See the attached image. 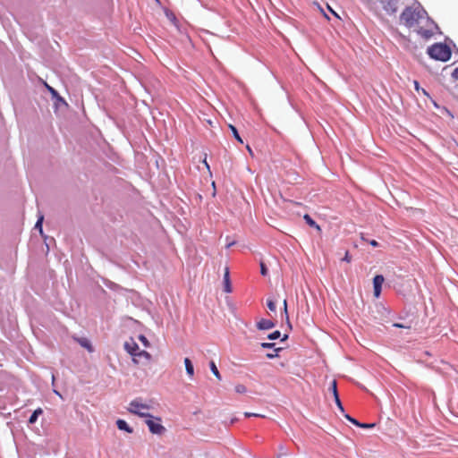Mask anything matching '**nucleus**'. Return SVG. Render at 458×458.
<instances>
[{
	"label": "nucleus",
	"mask_w": 458,
	"mask_h": 458,
	"mask_svg": "<svg viewBox=\"0 0 458 458\" xmlns=\"http://www.w3.org/2000/svg\"><path fill=\"white\" fill-rule=\"evenodd\" d=\"M452 76L454 79L458 80V67L453 71Z\"/></svg>",
	"instance_id": "obj_33"
},
{
	"label": "nucleus",
	"mask_w": 458,
	"mask_h": 458,
	"mask_svg": "<svg viewBox=\"0 0 458 458\" xmlns=\"http://www.w3.org/2000/svg\"><path fill=\"white\" fill-rule=\"evenodd\" d=\"M116 425H117V428L120 429V430H124L128 433H131L132 432V428L131 427L128 426V424L126 423L125 420H118L116 421Z\"/></svg>",
	"instance_id": "obj_11"
},
{
	"label": "nucleus",
	"mask_w": 458,
	"mask_h": 458,
	"mask_svg": "<svg viewBox=\"0 0 458 458\" xmlns=\"http://www.w3.org/2000/svg\"><path fill=\"white\" fill-rule=\"evenodd\" d=\"M384 281H385L384 276L381 275H377L373 278L374 296L376 298H378L380 296L381 287H382Z\"/></svg>",
	"instance_id": "obj_7"
},
{
	"label": "nucleus",
	"mask_w": 458,
	"mask_h": 458,
	"mask_svg": "<svg viewBox=\"0 0 458 458\" xmlns=\"http://www.w3.org/2000/svg\"><path fill=\"white\" fill-rule=\"evenodd\" d=\"M260 273L262 276H267V269L266 266L264 265V263L260 264Z\"/></svg>",
	"instance_id": "obj_29"
},
{
	"label": "nucleus",
	"mask_w": 458,
	"mask_h": 458,
	"mask_svg": "<svg viewBox=\"0 0 458 458\" xmlns=\"http://www.w3.org/2000/svg\"><path fill=\"white\" fill-rule=\"evenodd\" d=\"M204 163H205L206 166L208 168V164L207 163L206 160H204Z\"/></svg>",
	"instance_id": "obj_40"
},
{
	"label": "nucleus",
	"mask_w": 458,
	"mask_h": 458,
	"mask_svg": "<svg viewBox=\"0 0 458 458\" xmlns=\"http://www.w3.org/2000/svg\"><path fill=\"white\" fill-rule=\"evenodd\" d=\"M43 219H44V216L41 215V216L38 217V221H37V223H36V225H35V228H36V229H38V231H39V233H42V232H43V230H42V223H43Z\"/></svg>",
	"instance_id": "obj_19"
},
{
	"label": "nucleus",
	"mask_w": 458,
	"mask_h": 458,
	"mask_svg": "<svg viewBox=\"0 0 458 458\" xmlns=\"http://www.w3.org/2000/svg\"><path fill=\"white\" fill-rule=\"evenodd\" d=\"M369 244L373 247H377L378 246V242L376 241V240H371L369 242Z\"/></svg>",
	"instance_id": "obj_37"
},
{
	"label": "nucleus",
	"mask_w": 458,
	"mask_h": 458,
	"mask_svg": "<svg viewBox=\"0 0 458 458\" xmlns=\"http://www.w3.org/2000/svg\"><path fill=\"white\" fill-rule=\"evenodd\" d=\"M43 411L41 408L36 409L29 419V423L33 424L37 421L38 417L42 414Z\"/></svg>",
	"instance_id": "obj_15"
},
{
	"label": "nucleus",
	"mask_w": 458,
	"mask_h": 458,
	"mask_svg": "<svg viewBox=\"0 0 458 458\" xmlns=\"http://www.w3.org/2000/svg\"><path fill=\"white\" fill-rule=\"evenodd\" d=\"M145 422L152 434L162 435L165 431V427L161 424V418L159 417H154L150 414L146 418Z\"/></svg>",
	"instance_id": "obj_4"
},
{
	"label": "nucleus",
	"mask_w": 458,
	"mask_h": 458,
	"mask_svg": "<svg viewBox=\"0 0 458 458\" xmlns=\"http://www.w3.org/2000/svg\"><path fill=\"white\" fill-rule=\"evenodd\" d=\"M278 351H280V349H276V352H277ZM276 356H277V353H267V357L268 359H273V358H275V357H276Z\"/></svg>",
	"instance_id": "obj_35"
},
{
	"label": "nucleus",
	"mask_w": 458,
	"mask_h": 458,
	"mask_svg": "<svg viewBox=\"0 0 458 458\" xmlns=\"http://www.w3.org/2000/svg\"><path fill=\"white\" fill-rule=\"evenodd\" d=\"M246 148H247L248 152L250 153V155L253 156V151H252L251 148L249 145L246 146Z\"/></svg>",
	"instance_id": "obj_38"
},
{
	"label": "nucleus",
	"mask_w": 458,
	"mask_h": 458,
	"mask_svg": "<svg viewBox=\"0 0 458 458\" xmlns=\"http://www.w3.org/2000/svg\"><path fill=\"white\" fill-rule=\"evenodd\" d=\"M274 346H275V344H272V343H262L261 344V347L264 349L272 348Z\"/></svg>",
	"instance_id": "obj_31"
},
{
	"label": "nucleus",
	"mask_w": 458,
	"mask_h": 458,
	"mask_svg": "<svg viewBox=\"0 0 458 458\" xmlns=\"http://www.w3.org/2000/svg\"><path fill=\"white\" fill-rule=\"evenodd\" d=\"M224 283H225V292L231 293L232 287H231V283H230V278H229L228 268L225 269V273L224 276Z\"/></svg>",
	"instance_id": "obj_13"
},
{
	"label": "nucleus",
	"mask_w": 458,
	"mask_h": 458,
	"mask_svg": "<svg viewBox=\"0 0 458 458\" xmlns=\"http://www.w3.org/2000/svg\"><path fill=\"white\" fill-rule=\"evenodd\" d=\"M280 335H281V334L279 331H275V332L271 333L270 335H268L267 338L270 340H276V339L279 338Z\"/></svg>",
	"instance_id": "obj_23"
},
{
	"label": "nucleus",
	"mask_w": 458,
	"mask_h": 458,
	"mask_svg": "<svg viewBox=\"0 0 458 458\" xmlns=\"http://www.w3.org/2000/svg\"><path fill=\"white\" fill-rule=\"evenodd\" d=\"M234 389H235V392L238 394H244L247 391L246 386L242 384L236 385Z\"/></svg>",
	"instance_id": "obj_18"
},
{
	"label": "nucleus",
	"mask_w": 458,
	"mask_h": 458,
	"mask_svg": "<svg viewBox=\"0 0 458 458\" xmlns=\"http://www.w3.org/2000/svg\"><path fill=\"white\" fill-rule=\"evenodd\" d=\"M385 10L388 13H395L398 9L397 0H389L387 4L384 6Z\"/></svg>",
	"instance_id": "obj_9"
},
{
	"label": "nucleus",
	"mask_w": 458,
	"mask_h": 458,
	"mask_svg": "<svg viewBox=\"0 0 458 458\" xmlns=\"http://www.w3.org/2000/svg\"><path fill=\"white\" fill-rule=\"evenodd\" d=\"M45 86L47 87V89L53 94V95H55L56 94V91L52 88L50 87L49 85H47L46 82H44Z\"/></svg>",
	"instance_id": "obj_34"
},
{
	"label": "nucleus",
	"mask_w": 458,
	"mask_h": 458,
	"mask_svg": "<svg viewBox=\"0 0 458 458\" xmlns=\"http://www.w3.org/2000/svg\"><path fill=\"white\" fill-rule=\"evenodd\" d=\"M345 418H346L349 421H351L352 424H354V425H356L357 427H359L360 422H359L357 420H355V419L352 418V417H351V416H349V415H345Z\"/></svg>",
	"instance_id": "obj_28"
},
{
	"label": "nucleus",
	"mask_w": 458,
	"mask_h": 458,
	"mask_svg": "<svg viewBox=\"0 0 458 458\" xmlns=\"http://www.w3.org/2000/svg\"><path fill=\"white\" fill-rule=\"evenodd\" d=\"M303 219L310 226L316 228L318 231H321V227L311 218L310 215L305 214L303 216Z\"/></svg>",
	"instance_id": "obj_12"
},
{
	"label": "nucleus",
	"mask_w": 458,
	"mask_h": 458,
	"mask_svg": "<svg viewBox=\"0 0 458 458\" xmlns=\"http://www.w3.org/2000/svg\"><path fill=\"white\" fill-rule=\"evenodd\" d=\"M151 354L148 352L147 351H140L138 352L134 357L132 358V361L135 364H140L142 362H149L151 360Z\"/></svg>",
	"instance_id": "obj_5"
},
{
	"label": "nucleus",
	"mask_w": 458,
	"mask_h": 458,
	"mask_svg": "<svg viewBox=\"0 0 458 458\" xmlns=\"http://www.w3.org/2000/svg\"><path fill=\"white\" fill-rule=\"evenodd\" d=\"M330 389H331L334 396L335 395V394H338V392H337V384H336L335 380L332 381Z\"/></svg>",
	"instance_id": "obj_24"
},
{
	"label": "nucleus",
	"mask_w": 458,
	"mask_h": 458,
	"mask_svg": "<svg viewBox=\"0 0 458 458\" xmlns=\"http://www.w3.org/2000/svg\"><path fill=\"white\" fill-rule=\"evenodd\" d=\"M334 398H335V403H336V405L338 406V408H339L342 411H344V408H343V405H342V403H341V401H340V398H339L338 394H335V397H334Z\"/></svg>",
	"instance_id": "obj_25"
},
{
	"label": "nucleus",
	"mask_w": 458,
	"mask_h": 458,
	"mask_svg": "<svg viewBox=\"0 0 458 458\" xmlns=\"http://www.w3.org/2000/svg\"><path fill=\"white\" fill-rule=\"evenodd\" d=\"M209 367H210V369H211L212 373L214 374V376L218 380H221V375H220L219 370L217 369V367H216V363L214 361H210Z\"/></svg>",
	"instance_id": "obj_16"
},
{
	"label": "nucleus",
	"mask_w": 458,
	"mask_h": 458,
	"mask_svg": "<svg viewBox=\"0 0 458 458\" xmlns=\"http://www.w3.org/2000/svg\"><path fill=\"white\" fill-rule=\"evenodd\" d=\"M139 340L142 343V344L145 347H149L150 346V343H149V341L147 339V337L145 335H139Z\"/></svg>",
	"instance_id": "obj_20"
},
{
	"label": "nucleus",
	"mask_w": 458,
	"mask_h": 458,
	"mask_svg": "<svg viewBox=\"0 0 458 458\" xmlns=\"http://www.w3.org/2000/svg\"><path fill=\"white\" fill-rule=\"evenodd\" d=\"M184 365L187 374L191 377L194 375V367L189 358L184 359Z\"/></svg>",
	"instance_id": "obj_10"
},
{
	"label": "nucleus",
	"mask_w": 458,
	"mask_h": 458,
	"mask_svg": "<svg viewBox=\"0 0 458 458\" xmlns=\"http://www.w3.org/2000/svg\"><path fill=\"white\" fill-rule=\"evenodd\" d=\"M376 426L375 423H360L359 427L362 428H372Z\"/></svg>",
	"instance_id": "obj_26"
},
{
	"label": "nucleus",
	"mask_w": 458,
	"mask_h": 458,
	"mask_svg": "<svg viewBox=\"0 0 458 458\" xmlns=\"http://www.w3.org/2000/svg\"><path fill=\"white\" fill-rule=\"evenodd\" d=\"M275 327V323L269 319L262 318L258 322L257 327L260 330L271 329Z\"/></svg>",
	"instance_id": "obj_8"
},
{
	"label": "nucleus",
	"mask_w": 458,
	"mask_h": 458,
	"mask_svg": "<svg viewBox=\"0 0 458 458\" xmlns=\"http://www.w3.org/2000/svg\"><path fill=\"white\" fill-rule=\"evenodd\" d=\"M400 21L424 38L428 39L434 34L435 22L420 4L406 7L401 13Z\"/></svg>",
	"instance_id": "obj_1"
},
{
	"label": "nucleus",
	"mask_w": 458,
	"mask_h": 458,
	"mask_svg": "<svg viewBox=\"0 0 458 458\" xmlns=\"http://www.w3.org/2000/svg\"><path fill=\"white\" fill-rule=\"evenodd\" d=\"M229 128H230V130H231V131H232V133H233V137L235 138V140H236L238 142L242 143V142H243V141H242V138H241V136L239 135V133H238V131H237L236 127H235V126H233V125H232V124H230V125H229Z\"/></svg>",
	"instance_id": "obj_17"
},
{
	"label": "nucleus",
	"mask_w": 458,
	"mask_h": 458,
	"mask_svg": "<svg viewBox=\"0 0 458 458\" xmlns=\"http://www.w3.org/2000/svg\"><path fill=\"white\" fill-rule=\"evenodd\" d=\"M394 327H399V328H408L409 327H405V326H403V324H400V323H394Z\"/></svg>",
	"instance_id": "obj_36"
},
{
	"label": "nucleus",
	"mask_w": 458,
	"mask_h": 458,
	"mask_svg": "<svg viewBox=\"0 0 458 458\" xmlns=\"http://www.w3.org/2000/svg\"><path fill=\"white\" fill-rule=\"evenodd\" d=\"M428 54L433 59L446 62L451 57V49L445 44L437 43L428 47Z\"/></svg>",
	"instance_id": "obj_2"
},
{
	"label": "nucleus",
	"mask_w": 458,
	"mask_h": 458,
	"mask_svg": "<svg viewBox=\"0 0 458 458\" xmlns=\"http://www.w3.org/2000/svg\"><path fill=\"white\" fill-rule=\"evenodd\" d=\"M149 408L150 406L143 403L140 398H136L129 403L128 411L139 417L147 418L150 415L148 413Z\"/></svg>",
	"instance_id": "obj_3"
},
{
	"label": "nucleus",
	"mask_w": 458,
	"mask_h": 458,
	"mask_svg": "<svg viewBox=\"0 0 458 458\" xmlns=\"http://www.w3.org/2000/svg\"><path fill=\"white\" fill-rule=\"evenodd\" d=\"M330 11L334 13V15L337 16L336 13H335L330 7H328Z\"/></svg>",
	"instance_id": "obj_39"
},
{
	"label": "nucleus",
	"mask_w": 458,
	"mask_h": 458,
	"mask_svg": "<svg viewBox=\"0 0 458 458\" xmlns=\"http://www.w3.org/2000/svg\"><path fill=\"white\" fill-rule=\"evenodd\" d=\"M267 305V308L269 309V310H271V311L276 310V302L273 300L268 299Z\"/></svg>",
	"instance_id": "obj_22"
},
{
	"label": "nucleus",
	"mask_w": 458,
	"mask_h": 458,
	"mask_svg": "<svg viewBox=\"0 0 458 458\" xmlns=\"http://www.w3.org/2000/svg\"><path fill=\"white\" fill-rule=\"evenodd\" d=\"M244 415L246 417H260V418H265V415L259 414V413H252V412H245Z\"/></svg>",
	"instance_id": "obj_27"
},
{
	"label": "nucleus",
	"mask_w": 458,
	"mask_h": 458,
	"mask_svg": "<svg viewBox=\"0 0 458 458\" xmlns=\"http://www.w3.org/2000/svg\"><path fill=\"white\" fill-rule=\"evenodd\" d=\"M125 351L133 358L134 355L140 352L139 345L134 341L133 338H130V340L126 341L123 344Z\"/></svg>",
	"instance_id": "obj_6"
},
{
	"label": "nucleus",
	"mask_w": 458,
	"mask_h": 458,
	"mask_svg": "<svg viewBox=\"0 0 458 458\" xmlns=\"http://www.w3.org/2000/svg\"><path fill=\"white\" fill-rule=\"evenodd\" d=\"M284 315H285V318L288 321L289 320V317H288V313H287V301H286V300H284Z\"/></svg>",
	"instance_id": "obj_30"
},
{
	"label": "nucleus",
	"mask_w": 458,
	"mask_h": 458,
	"mask_svg": "<svg viewBox=\"0 0 458 458\" xmlns=\"http://www.w3.org/2000/svg\"><path fill=\"white\" fill-rule=\"evenodd\" d=\"M413 84H414V88H415V89H416V91H417V92L421 91L424 95H428L427 91H426L424 89H421V88L420 87V83H419V81H413Z\"/></svg>",
	"instance_id": "obj_21"
},
{
	"label": "nucleus",
	"mask_w": 458,
	"mask_h": 458,
	"mask_svg": "<svg viewBox=\"0 0 458 458\" xmlns=\"http://www.w3.org/2000/svg\"><path fill=\"white\" fill-rule=\"evenodd\" d=\"M77 342L89 352H93V347L87 338H78Z\"/></svg>",
	"instance_id": "obj_14"
},
{
	"label": "nucleus",
	"mask_w": 458,
	"mask_h": 458,
	"mask_svg": "<svg viewBox=\"0 0 458 458\" xmlns=\"http://www.w3.org/2000/svg\"><path fill=\"white\" fill-rule=\"evenodd\" d=\"M343 260H344V261H345V262H347V263H350V262H351L352 258H351V256H350V254H349V252H348V251H346V252H345V255H344V257Z\"/></svg>",
	"instance_id": "obj_32"
}]
</instances>
